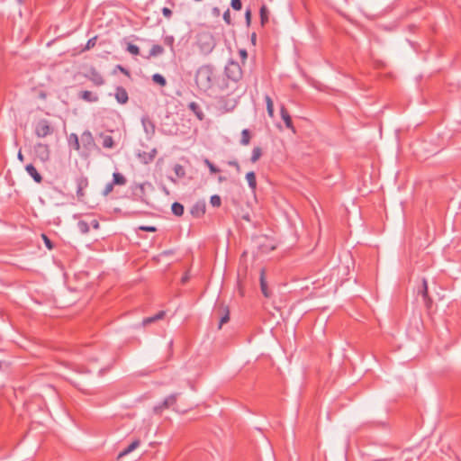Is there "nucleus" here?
<instances>
[{
    "label": "nucleus",
    "mask_w": 461,
    "mask_h": 461,
    "mask_svg": "<svg viewBox=\"0 0 461 461\" xmlns=\"http://www.w3.org/2000/svg\"><path fill=\"white\" fill-rule=\"evenodd\" d=\"M212 70L208 67L201 68L196 74V83L203 89L210 86L212 81Z\"/></svg>",
    "instance_id": "nucleus-1"
},
{
    "label": "nucleus",
    "mask_w": 461,
    "mask_h": 461,
    "mask_svg": "<svg viewBox=\"0 0 461 461\" xmlns=\"http://www.w3.org/2000/svg\"><path fill=\"white\" fill-rule=\"evenodd\" d=\"M227 76L232 80H239L241 77L242 71L240 65L237 62L230 61L226 67Z\"/></svg>",
    "instance_id": "nucleus-2"
},
{
    "label": "nucleus",
    "mask_w": 461,
    "mask_h": 461,
    "mask_svg": "<svg viewBox=\"0 0 461 461\" xmlns=\"http://www.w3.org/2000/svg\"><path fill=\"white\" fill-rule=\"evenodd\" d=\"M50 132L51 129L47 121H41L38 122L35 129V133L38 137H46L47 135L50 134Z\"/></svg>",
    "instance_id": "nucleus-3"
},
{
    "label": "nucleus",
    "mask_w": 461,
    "mask_h": 461,
    "mask_svg": "<svg viewBox=\"0 0 461 461\" xmlns=\"http://www.w3.org/2000/svg\"><path fill=\"white\" fill-rule=\"evenodd\" d=\"M199 41L201 47L205 50H210L213 47V39L210 34H202Z\"/></svg>",
    "instance_id": "nucleus-4"
},
{
    "label": "nucleus",
    "mask_w": 461,
    "mask_h": 461,
    "mask_svg": "<svg viewBox=\"0 0 461 461\" xmlns=\"http://www.w3.org/2000/svg\"><path fill=\"white\" fill-rule=\"evenodd\" d=\"M78 95L82 100H84L85 102H88V103H95L99 100L97 94H95L92 91H87V90L81 91V92H79Z\"/></svg>",
    "instance_id": "nucleus-5"
},
{
    "label": "nucleus",
    "mask_w": 461,
    "mask_h": 461,
    "mask_svg": "<svg viewBox=\"0 0 461 461\" xmlns=\"http://www.w3.org/2000/svg\"><path fill=\"white\" fill-rule=\"evenodd\" d=\"M280 113H281V117L284 120L286 127L289 128L293 132H295V129L293 125L292 119L284 105L281 106Z\"/></svg>",
    "instance_id": "nucleus-6"
},
{
    "label": "nucleus",
    "mask_w": 461,
    "mask_h": 461,
    "mask_svg": "<svg viewBox=\"0 0 461 461\" xmlns=\"http://www.w3.org/2000/svg\"><path fill=\"white\" fill-rule=\"evenodd\" d=\"M35 151L39 155L41 160H47L50 157V150L48 146L44 144H38L35 147Z\"/></svg>",
    "instance_id": "nucleus-7"
},
{
    "label": "nucleus",
    "mask_w": 461,
    "mask_h": 461,
    "mask_svg": "<svg viewBox=\"0 0 461 461\" xmlns=\"http://www.w3.org/2000/svg\"><path fill=\"white\" fill-rule=\"evenodd\" d=\"M115 98L118 103L123 104L128 101V94L126 90L122 87H117L115 91Z\"/></svg>",
    "instance_id": "nucleus-8"
},
{
    "label": "nucleus",
    "mask_w": 461,
    "mask_h": 461,
    "mask_svg": "<svg viewBox=\"0 0 461 461\" xmlns=\"http://www.w3.org/2000/svg\"><path fill=\"white\" fill-rule=\"evenodd\" d=\"M245 178L251 191L255 193L257 189V179L255 173L253 171L248 172L245 176Z\"/></svg>",
    "instance_id": "nucleus-9"
},
{
    "label": "nucleus",
    "mask_w": 461,
    "mask_h": 461,
    "mask_svg": "<svg viewBox=\"0 0 461 461\" xmlns=\"http://www.w3.org/2000/svg\"><path fill=\"white\" fill-rule=\"evenodd\" d=\"M140 445V439H135L134 441H132L127 448H125L123 451H122L119 455H118V459H121L122 457L125 456L126 455L130 454L131 452H132L133 450H135Z\"/></svg>",
    "instance_id": "nucleus-10"
},
{
    "label": "nucleus",
    "mask_w": 461,
    "mask_h": 461,
    "mask_svg": "<svg viewBox=\"0 0 461 461\" xmlns=\"http://www.w3.org/2000/svg\"><path fill=\"white\" fill-rule=\"evenodd\" d=\"M164 316H165V312H163V311L159 312H158L156 315H154L152 317H148V318L143 319L141 324H142L143 327H146V326H148V325H149V324H151V323H153V322H155L157 321H159V320L163 319Z\"/></svg>",
    "instance_id": "nucleus-11"
},
{
    "label": "nucleus",
    "mask_w": 461,
    "mask_h": 461,
    "mask_svg": "<svg viewBox=\"0 0 461 461\" xmlns=\"http://www.w3.org/2000/svg\"><path fill=\"white\" fill-rule=\"evenodd\" d=\"M25 169L28 172V174L35 180V182H41V176L38 173L37 169L32 164L27 165Z\"/></svg>",
    "instance_id": "nucleus-12"
},
{
    "label": "nucleus",
    "mask_w": 461,
    "mask_h": 461,
    "mask_svg": "<svg viewBox=\"0 0 461 461\" xmlns=\"http://www.w3.org/2000/svg\"><path fill=\"white\" fill-rule=\"evenodd\" d=\"M176 394L168 395L167 397H166V399L161 403V405L158 406L156 409L161 410V409L168 408L169 406L174 405L176 403Z\"/></svg>",
    "instance_id": "nucleus-13"
},
{
    "label": "nucleus",
    "mask_w": 461,
    "mask_h": 461,
    "mask_svg": "<svg viewBox=\"0 0 461 461\" xmlns=\"http://www.w3.org/2000/svg\"><path fill=\"white\" fill-rule=\"evenodd\" d=\"M260 287L263 294L266 297H269V292L267 290V281H266V271L265 269H261L260 271Z\"/></svg>",
    "instance_id": "nucleus-14"
},
{
    "label": "nucleus",
    "mask_w": 461,
    "mask_h": 461,
    "mask_svg": "<svg viewBox=\"0 0 461 461\" xmlns=\"http://www.w3.org/2000/svg\"><path fill=\"white\" fill-rule=\"evenodd\" d=\"M89 78L96 86H102L104 83L103 77L96 71H92Z\"/></svg>",
    "instance_id": "nucleus-15"
},
{
    "label": "nucleus",
    "mask_w": 461,
    "mask_h": 461,
    "mask_svg": "<svg viewBox=\"0 0 461 461\" xmlns=\"http://www.w3.org/2000/svg\"><path fill=\"white\" fill-rule=\"evenodd\" d=\"M191 212L195 216H201L205 212V205L203 203H197L191 210Z\"/></svg>",
    "instance_id": "nucleus-16"
},
{
    "label": "nucleus",
    "mask_w": 461,
    "mask_h": 461,
    "mask_svg": "<svg viewBox=\"0 0 461 461\" xmlns=\"http://www.w3.org/2000/svg\"><path fill=\"white\" fill-rule=\"evenodd\" d=\"M157 154V149H153L148 153H144L143 155L140 154L139 156L142 158V161L144 163H148L149 161H152Z\"/></svg>",
    "instance_id": "nucleus-17"
},
{
    "label": "nucleus",
    "mask_w": 461,
    "mask_h": 461,
    "mask_svg": "<svg viewBox=\"0 0 461 461\" xmlns=\"http://www.w3.org/2000/svg\"><path fill=\"white\" fill-rule=\"evenodd\" d=\"M265 101H266V104H267V113H268L269 117L273 118L274 117V103H273V100L271 99V97L269 95H266L265 96Z\"/></svg>",
    "instance_id": "nucleus-18"
},
{
    "label": "nucleus",
    "mask_w": 461,
    "mask_h": 461,
    "mask_svg": "<svg viewBox=\"0 0 461 461\" xmlns=\"http://www.w3.org/2000/svg\"><path fill=\"white\" fill-rule=\"evenodd\" d=\"M163 51H164V49H163L162 46H160V45H154L150 49L149 55L147 56L146 58L149 59L150 57H156V56L161 55L163 53Z\"/></svg>",
    "instance_id": "nucleus-19"
},
{
    "label": "nucleus",
    "mask_w": 461,
    "mask_h": 461,
    "mask_svg": "<svg viewBox=\"0 0 461 461\" xmlns=\"http://www.w3.org/2000/svg\"><path fill=\"white\" fill-rule=\"evenodd\" d=\"M260 20L262 25H265L268 21V10L266 5L260 8Z\"/></svg>",
    "instance_id": "nucleus-20"
},
{
    "label": "nucleus",
    "mask_w": 461,
    "mask_h": 461,
    "mask_svg": "<svg viewBox=\"0 0 461 461\" xmlns=\"http://www.w3.org/2000/svg\"><path fill=\"white\" fill-rule=\"evenodd\" d=\"M262 155V149L260 147H255L252 150V156L250 158V160L252 163H256Z\"/></svg>",
    "instance_id": "nucleus-21"
},
{
    "label": "nucleus",
    "mask_w": 461,
    "mask_h": 461,
    "mask_svg": "<svg viewBox=\"0 0 461 461\" xmlns=\"http://www.w3.org/2000/svg\"><path fill=\"white\" fill-rule=\"evenodd\" d=\"M422 285H423V288H422V291H421V295L425 299V301L427 302L428 305H429L430 303H431V300H430V298L429 296L428 285H427L426 279H423Z\"/></svg>",
    "instance_id": "nucleus-22"
},
{
    "label": "nucleus",
    "mask_w": 461,
    "mask_h": 461,
    "mask_svg": "<svg viewBox=\"0 0 461 461\" xmlns=\"http://www.w3.org/2000/svg\"><path fill=\"white\" fill-rule=\"evenodd\" d=\"M189 108L195 113V115L197 116V118L199 120H203V113L199 109L198 104L196 103H194V102L191 103L189 104Z\"/></svg>",
    "instance_id": "nucleus-23"
},
{
    "label": "nucleus",
    "mask_w": 461,
    "mask_h": 461,
    "mask_svg": "<svg viewBox=\"0 0 461 461\" xmlns=\"http://www.w3.org/2000/svg\"><path fill=\"white\" fill-rule=\"evenodd\" d=\"M113 184L118 185H123L126 183L125 177L120 173H113Z\"/></svg>",
    "instance_id": "nucleus-24"
},
{
    "label": "nucleus",
    "mask_w": 461,
    "mask_h": 461,
    "mask_svg": "<svg viewBox=\"0 0 461 461\" xmlns=\"http://www.w3.org/2000/svg\"><path fill=\"white\" fill-rule=\"evenodd\" d=\"M172 212L176 216H181L184 213V206L178 203L172 204Z\"/></svg>",
    "instance_id": "nucleus-25"
},
{
    "label": "nucleus",
    "mask_w": 461,
    "mask_h": 461,
    "mask_svg": "<svg viewBox=\"0 0 461 461\" xmlns=\"http://www.w3.org/2000/svg\"><path fill=\"white\" fill-rule=\"evenodd\" d=\"M103 146L107 149H111L113 146V140L111 136L102 135Z\"/></svg>",
    "instance_id": "nucleus-26"
},
{
    "label": "nucleus",
    "mask_w": 461,
    "mask_h": 461,
    "mask_svg": "<svg viewBox=\"0 0 461 461\" xmlns=\"http://www.w3.org/2000/svg\"><path fill=\"white\" fill-rule=\"evenodd\" d=\"M250 141V134L248 130H243L241 132V144L244 146H247Z\"/></svg>",
    "instance_id": "nucleus-27"
},
{
    "label": "nucleus",
    "mask_w": 461,
    "mask_h": 461,
    "mask_svg": "<svg viewBox=\"0 0 461 461\" xmlns=\"http://www.w3.org/2000/svg\"><path fill=\"white\" fill-rule=\"evenodd\" d=\"M69 142L73 146L74 149L79 150L80 146H79V141H78V138H77V134L72 133L69 135Z\"/></svg>",
    "instance_id": "nucleus-28"
},
{
    "label": "nucleus",
    "mask_w": 461,
    "mask_h": 461,
    "mask_svg": "<svg viewBox=\"0 0 461 461\" xmlns=\"http://www.w3.org/2000/svg\"><path fill=\"white\" fill-rule=\"evenodd\" d=\"M77 227L83 234H87L89 232V224L86 221H79Z\"/></svg>",
    "instance_id": "nucleus-29"
},
{
    "label": "nucleus",
    "mask_w": 461,
    "mask_h": 461,
    "mask_svg": "<svg viewBox=\"0 0 461 461\" xmlns=\"http://www.w3.org/2000/svg\"><path fill=\"white\" fill-rule=\"evenodd\" d=\"M210 203L213 207H220L221 204V197L219 195H217V194L212 195L211 198H210Z\"/></svg>",
    "instance_id": "nucleus-30"
},
{
    "label": "nucleus",
    "mask_w": 461,
    "mask_h": 461,
    "mask_svg": "<svg viewBox=\"0 0 461 461\" xmlns=\"http://www.w3.org/2000/svg\"><path fill=\"white\" fill-rule=\"evenodd\" d=\"M152 79L155 83L164 86L166 85V79L160 74H154Z\"/></svg>",
    "instance_id": "nucleus-31"
},
{
    "label": "nucleus",
    "mask_w": 461,
    "mask_h": 461,
    "mask_svg": "<svg viewBox=\"0 0 461 461\" xmlns=\"http://www.w3.org/2000/svg\"><path fill=\"white\" fill-rule=\"evenodd\" d=\"M229 315H230L229 309H228V307H225L224 308V315L221 318L219 329H221L222 324L229 321V319H230Z\"/></svg>",
    "instance_id": "nucleus-32"
},
{
    "label": "nucleus",
    "mask_w": 461,
    "mask_h": 461,
    "mask_svg": "<svg viewBox=\"0 0 461 461\" xmlns=\"http://www.w3.org/2000/svg\"><path fill=\"white\" fill-rule=\"evenodd\" d=\"M174 171L178 177H183L185 174L184 167L181 165H175Z\"/></svg>",
    "instance_id": "nucleus-33"
},
{
    "label": "nucleus",
    "mask_w": 461,
    "mask_h": 461,
    "mask_svg": "<svg viewBox=\"0 0 461 461\" xmlns=\"http://www.w3.org/2000/svg\"><path fill=\"white\" fill-rule=\"evenodd\" d=\"M127 50L132 55H138L140 53L139 47L131 43L128 44Z\"/></svg>",
    "instance_id": "nucleus-34"
},
{
    "label": "nucleus",
    "mask_w": 461,
    "mask_h": 461,
    "mask_svg": "<svg viewBox=\"0 0 461 461\" xmlns=\"http://www.w3.org/2000/svg\"><path fill=\"white\" fill-rule=\"evenodd\" d=\"M82 140L86 142H87L88 144H92L93 143V137H92V134L88 131L86 132H84L82 134Z\"/></svg>",
    "instance_id": "nucleus-35"
},
{
    "label": "nucleus",
    "mask_w": 461,
    "mask_h": 461,
    "mask_svg": "<svg viewBox=\"0 0 461 461\" xmlns=\"http://www.w3.org/2000/svg\"><path fill=\"white\" fill-rule=\"evenodd\" d=\"M230 5L236 11H240L242 7L240 0H231Z\"/></svg>",
    "instance_id": "nucleus-36"
},
{
    "label": "nucleus",
    "mask_w": 461,
    "mask_h": 461,
    "mask_svg": "<svg viewBox=\"0 0 461 461\" xmlns=\"http://www.w3.org/2000/svg\"><path fill=\"white\" fill-rule=\"evenodd\" d=\"M41 239L43 240L46 247L50 250L53 249V245H52L51 241L50 240V239L45 234H41Z\"/></svg>",
    "instance_id": "nucleus-37"
},
{
    "label": "nucleus",
    "mask_w": 461,
    "mask_h": 461,
    "mask_svg": "<svg viewBox=\"0 0 461 461\" xmlns=\"http://www.w3.org/2000/svg\"><path fill=\"white\" fill-rule=\"evenodd\" d=\"M139 229L143 231H149V232H155L157 230V228L155 226H146V225H141V226H140Z\"/></svg>",
    "instance_id": "nucleus-38"
},
{
    "label": "nucleus",
    "mask_w": 461,
    "mask_h": 461,
    "mask_svg": "<svg viewBox=\"0 0 461 461\" xmlns=\"http://www.w3.org/2000/svg\"><path fill=\"white\" fill-rule=\"evenodd\" d=\"M223 20L228 23V24H230L231 23V20H230V10L227 9L224 14H223Z\"/></svg>",
    "instance_id": "nucleus-39"
},
{
    "label": "nucleus",
    "mask_w": 461,
    "mask_h": 461,
    "mask_svg": "<svg viewBox=\"0 0 461 461\" xmlns=\"http://www.w3.org/2000/svg\"><path fill=\"white\" fill-rule=\"evenodd\" d=\"M239 54L241 58V60H242V63H245L246 62V59L248 58V52L246 50L242 49V50H240L239 51Z\"/></svg>",
    "instance_id": "nucleus-40"
},
{
    "label": "nucleus",
    "mask_w": 461,
    "mask_h": 461,
    "mask_svg": "<svg viewBox=\"0 0 461 461\" xmlns=\"http://www.w3.org/2000/svg\"><path fill=\"white\" fill-rule=\"evenodd\" d=\"M95 41H96V37L90 39L86 43V49L89 50V49L93 48L95 45Z\"/></svg>",
    "instance_id": "nucleus-41"
},
{
    "label": "nucleus",
    "mask_w": 461,
    "mask_h": 461,
    "mask_svg": "<svg viewBox=\"0 0 461 461\" xmlns=\"http://www.w3.org/2000/svg\"><path fill=\"white\" fill-rule=\"evenodd\" d=\"M204 163L208 166V167L212 173L218 172V169L208 159H205Z\"/></svg>",
    "instance_id": "nucleus-42"
},
{
    "label": "nucleus",
    "mask_w": 461,
    "mask_h": 461,
    "mask_svg": "<svg viewBox=\"0 0 461 461\" xmlns=\"http://www.w3.org/2000/svg\"><path fill=\"white\" fill-rule=\"evenodd\" d=\"M245 18H246V23H247V25L249 26L250 25V23H251V11L249 9H248L245 13Z\"/></svg>",
    "instance_id": "nucleus-43"
},
{
    "label": "nucleus",
    "mask_w": 461,
    "mask_h": 461,
    "mask_svg": "<svg viewBox=\"0 0 461 461\" xmlns=\"http://www.w3.org/2000/svg\"><path fill=\"white\" fill-rule=\"evenodd\" d=\"M113 191V184H107L104 192H103V194L104 196L108 195L111 192Z\"/></svg>",
    "instance_id": "nucleus-44"
},
{
    "label": "nucleus",
    "mask_w": 461,
    "mask_h": 461,
    "mask_svg": "<svg viewBox=\"0 0 461 461\" xmlns=\"http://www.w3.org/2000/svg\"><path fill=\"white\" fill-rule=\"evenodd\" d=\"M162 13L167 18L170 17L171 14H172L171 10L169 8H167V7H164L162 9Z\"/></svg>",
    "instance_id": "nucleus-45"
},
{
    "label": "nucleus",
    "mask_w": 461,
    "mask_h": 461,
    "mask_svg": "<svg viewBox=\"0 0 461 461\" xmlns=\"http://www.w3.org/2000/svg\"><path fill=\"white\" fill-rule=\"evenodd\" d=\"M91 225L95 230H98L100 227L98 221L95 219L92 220Z\"/></svg>",
    "instance_id": "nucleus-46"
},
{
    "label": "nucleus",
    "mask_w": 461,
    "mask_h": 461,
    "mask_svg": "<svg viewBox=\"0 0 461 461\" xmlns=\"http://www.w3.org/2000/svg\"><path fill=\"white\" fill-rule=\"evenodd\" d=\"M212 13L215 17H218L220 15V9L218 7H214L212 8Z\"/></svg>",
    "instance_id": "nucleus-47"
},
{
    "label": "nucleus",
    "mask_w": 461,
    "mask_h": 461,
    "mask_svg": "<svg viewBox=\"0 0 461 461\" xmlns=\"http://www.w3.org/2000/svg\"><path fill=\"white\" fill-rule=\"evenodd\" d=\"M229 164H230V165H231V166H233V167H236L237 171H240V165H239V163H238V162H236V161H230Z\"/></svg>",
    "instance_id": "nucleus-48"
},
{
    "label": "nucleus",
    "mask_w": 461,
    "mask_h": 461,
    "mask_svg": "<svg viewBox=\"0 0 461 461\" xmlns=\"http://www.w3.org/2000/svg\"><path fill=\"white\" fill-rule=\"evenodd\" d=\"M77 196H78L79 198H82V197L84 196L83 186H81V185L78 187V190H77Z\"/></svg>",
    "instance_id": "nucleus-49"
},
{
    "label": "nucleus",
    "mask_w": 461,
    "mask_h": 461,
    "mask_svg": "<svg viewBox=\"0 0 461 461\" xmlns=\"http://www.w3.org/2000/svg\"><path fill=\"white\" fill-rule=\"evenodd\" d=\"M17 157H18V159H19L20 161H22V162L23 161V155L22 154V152H21V151H19V152H18Z\"/></svg>",
    "instance_id": "nucleus-50"
},
{
    "label": "nucleus",
    "mask_w": 461,
    "mask_h": 461,
    "mask_svg": "<svg viewBox=\"0 0 461 461\" xmlns=\"http://www.w3.org/2000/svg\"><path fill=\"white\" fill-rule=\"evenodd\" d=\"M252 42L255 43L256 41V34H253L251 37Z\"/></svg>",
    "instance_id": "nucleus-51"
},
{
    "label": "nucleus",
    "mask_w": 461,
    "mask_h": 461,
    "mask_svg": "<svg viewBox=\"0 0 461 461\" xmlns=\"http://www.w3.org/2000/svg\"><path fill=\"white\" fill-rule=\"evenodd\" d=\"M149 131H151L152 132H154V126L151 124V128H149Z\"/></svg>",
    "instance_id": "nucleus-52"
},
{
    "label": "nucleus",
    "mask_w": 461,
    "mask_h": 461,
    "mask_svg": "<svg viewBox=\"0 0 461 461\" xmlns=\"http://www.w3.org/2000/svg\"><path fill=\"white\" fill-rule=\"evenodd\" d=\"M149 131H151L152 132H154V126L151 124V128H149Z\"/></svg>",
    "instance_id": "nucleus-53"
},
{
    "label": "nucleus",
    "mask_w": 461,
    "mask_h": 461,
    "mask_svg": "<svg viewBox=\"0 0 461 461\" xmlns=\"http://www.w3.org/2000/svg\"><path fill=\"white\" fill-rule=\"evenodd\" d=\"M222 181H224V178L222 176H220L219 177V182H222Z\"/></svg>",
    "instance_id": "nucleus-54"
}]
</instances>
